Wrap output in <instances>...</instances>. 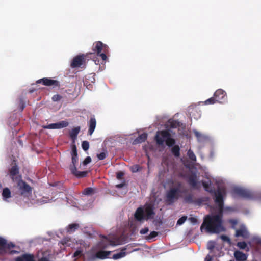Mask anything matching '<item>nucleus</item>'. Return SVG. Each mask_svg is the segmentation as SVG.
I'll return each instance as SVG.
<instances>
[{
    "label": "nucleus",
    "mask_w": 261,
    "mask_h": 261,
    "mask_svg": "<svg viewBox=\"0 0 261 261\" xmlns=\"http://www.w3.org/2000/svg\"><path fill=\"white\" fill-rule=\"evenodd\" d=\"M147 138V134L145 133H142L137 138L134 140L133 144L136 145L139 143H141L146 141Z\"/></svg>",
    "instance_id": "nucleus-20"
},
{
    "label": "nucleus",
    "mask_w": 261,
    "mask_h": 261,
    "mask_svg": "<svg viewBox=\"0 0 261 261\" xmlns=\"http://www.w3.org/2000/svg\"><path fill=\"white\" fill-rule=\"evenodd\" d=\"M96 121L95 118L94 117L90 118V120L88 122L89 129L88 133L89 135H91L93 134L96 127Z\"/></svg>",
    "instance_id": "nucleus-18"
},
{
    "label": "nucleus",
    "mask_w": 261,
    "mask_h": 261,
    "mask_svg": "<svg viewBox=\"0 0 261 261\" xmlns=\"http://www.w3.org/2000/svg\"><path fill=\"white\" fill-rule=\"evenodd\" d=\"M86 55L84 54L79 55L75 56L72 60L70 66L74 68L79 67L85 62Z\"/></svg>",
    "instance_id": "nucleus-12"
},
{
    "label": "nucleus",
    "mask_w": 261,
    "mask_h": 261,
    "mask_svg": "<svg viewBox=\"0 0 261 261\" xmlns=\"http://www.w3.org/2000/svg\"><path fill=\"white\" fill-rule=\"evenodd\" d=\"M158 235V232L156 231H152L150 232V234L146 237V239L148 240H150L153 238L156 237Z\"/></svg>",
    "instance_id": "nucleus-40"
},
{
    "label": "nucleus",
    "mask_w": 261,
    "mask_h": 261,
    "mask_svg": "<svg viewBox=\"0 0 261 261\" xmlns=\"http://www.w3.org/2000/svg\"><path fill=\"white\" fill-rule=\"evenodd\" d=\"M107 156V153L106 152H101L99 154H97V157L99 160H102L105 159Z\"/></svg>",
    "instance_id": "nucleus-45"
},
{
    "label": "nucleus",
    "mask_w": 261,
    "mask_h": 261,
    "mask_svg": "<svg viewBox=\"0 0 261 261\" xmlns=\"http://www.w3.org/2000/svg\"><path fill=\"white\" fill-rule=\"evenodd\" d=\"M135 218L138 221H141L144 219V212L142 207H138L134 215Z\"/></svg>",
    "instance_id": "nucleus-19"
},
{
    "label": "nucleus",
    "mask_w": 261,
    "mask_h": 261,
    "mask_svg": "<svg viewBox=\"0 0 261 261\" xmlns=\"http://www.w3.org/2000/svg\"><path fill=\"white\" fill-rule=\"evenodd\" d=\"M189 220L193 224H196L197 222V219L195 217H190Z\"/></svg>",
    "instance_id": "nucleus-52"
},
{
    "label": "nucleus",
    "mask_w": 261,
    "mask_h": 261,
    "mask_svg": "<svg viewBox=\"0 0 261 261\" xmlns=\"http://www.w3.org/2000/svg\"><path fill=\"white\" fill-rule=\"evenodd\" d=\"M220 238L224 241L229 242L230 241V239L227 236L221 235Z\"/></svg>",
    "instance_id": "nucleus-49"
},
{
    "label": "nucleus",
    "mask_w": 261,
    "mask_h": 261,
    "mask_svg": "<svg viewBox=\"0 0 261 261\" xmlns=\"http://www.w3.org/2000/svg\"><path fill=\"white\" fill-rule=\"evenodd\" d=\"M235 236L236 237H241L244 239L248 238L249 234L245 227H242L236 230Z\"/></svg>",
    "instance_id": "nucleus-17"
},
{
    "label": "nucleus",
    "mask_w": 261,
    "mask_h": 261,
    "mask_svg": "<svg viewBox=\"0 0 261 261\" xmlns=\"http://www.w3.org/2000/svg\"><path fill=\"white\" fill-rule=\"evenodd\" d=\"M71 164L69 166L71 173L77 178L86 177L88 174L87 171H79L77 170L76 165L78 162V156H71Z\"/></svg>",
    "instance_id": "nucleus-9"
},
{
    "label": "nucleus",
    "mask_w": 261,
    "mask_h": 261,
    "mask_svg": "<svg viewBox=\"0 0 261 261\" xmlns=\"http://www.w3.org/2000/svg\"><path fill=\"white\" fill-rule=\"evenodd\" d=\"M144 212L145 214L146 219L151 218L152 216L155 214L153 208L151 206H147Z\"/></svg>",
    "instance_id": "nucleus-23"
},
{
    "label": "nucleus",
    "mask_w": 261,
    "mask_h": 261,
    "mask_svg": "<svg viewBox=\"0 0 261 261\" xmlns=\"http://www.w3.org/2000/svg\"><path fill=\"white\" fill-rule=\"evenodd\" d=\"M2 196L4 199L11 197V191L8 188H5L3 190Z\"/></svg>",
    "instance_id": "nucleus-29"
},
{
    "label": "nucleus",
    "mask_w": 261,
    "mask_h": 261,
    "mask_svg": "<svg viewBox=\"0 0 261 261\" xmlns=\"http://www.w3.org/2000/svg\"><path fill=\"white\" fill-rule=\"evenodd\" d=\"M184 200L186 202L189 203H192L194 202L193 195L191 194H189L185 196Z\"/></svg>",
    "instance_id": "nucleus-34"
},
{
    "label": "nucleus",
    "mask_w": 261,
    "mask_h": 261,
    "mask_svg": "<svg viewBox=\"0 0 261 261\" xmlns=\"http://www.w3.org/2000/svg\"><path fill=\"white\" fill-rule=\"evenodd\" d=\"M216 101L219 103H222L226 98V92L222 89H218L214 94Z\"/></svg>",
    "instance_id": "nucleus-15"
},
{
    "label": "nucleus",
    "mask_w": 261,
    "mask_h": 261,
    "mask_svg": "<svg viewBox=\"0 0 261 261\" xmlns=\"http://www.w3.org/2000/svg\"><path fill=\"white\" fill-rule=\"evenodd\" d=\"M205 261H212V257L208 255L205 259Z\"/></svg>",
    "instance_id": "nucleus-55"
},
{
    "label": "nucleus",
    "mask_w": 261,
    "mask_h": 261,
    "mask_svg": "<svg viewBox=\"0 0 261 261\" xmlns=\"http://www.w3.org/2000/svg\"><path fill=\"white\" fill-rule=\"evenodd\" d=\"M43 202H44L45 203H47V201H46V200L45 201H44L43 200Z\"/></svg>",
    "instance_id": "nucleus-62"
},
{
    "label": "nucleus",
    "mask_w": 261,
    "mask_h": 261,
    "mask_svg": "<svg viewBox=\"0 0 261 261\" xmlns=\"http://www.w3.org/2000/svg\"><path fill=\"white\" fill-rule=\"evenodd\" d=\"M228 222L233 226L236 225L238 223L237 220L235 219H230L228 220Z\"/></svg>",
    "instance_id": "nucleus-53"
},
{
    "label": "nucleus",
    "mask_w": 261,
    "mask_h": 261,
    "mask_svg": "<svg viewBox=\"0 0 261 261\" xmlns=\"http://www.w3.org/2000/svg\"><path fill=\"white\" fill-rule=\"evenodd\" d=\"M187 154L190 160L192 161H196V157L193 151H192L191 149H189L188 151Z\"/></svg>",
    "instance_id": "nucleus-32"
},
{
    "label": "nucleus",
    "mask_w": 261,
    "mask_h": 261,
    "mask_svg": "<svg viewBox=\"0 0 261 261\" xmlns=\"http://www.w3.org/2000/svg\"><path fill=\"white\" fill-rule=\"evenodd\" d=\"M69 123L66 121H61L55 123H51L47 125L43 126L44 129H60L68 126Z\"/></svg>",
    "instance_id": "nucleus-13"
},
{
    "label": "nucleus",
    "mask_w": 261,
    "mask_h": 261,
    "mask_svg": "<svg viewBox=\"0 0 261 261\" xmlns=\"http://www.w3.org/2000/svg\"><path fill=\"white\" fill-rule=\"evenodd\" d=\"M124 173L122 172H119L116 175V177L118 179H122Z\"/></svg>",
    "instance_id": "nucleus-50"
},
{
    "label": "nucleus",
    "mask_w": 261,
    "mask_h": 261,
    "mask_svg": "<svg viewBox=\"0 0 261 261\" xmlns=\"http://www.w3.org/2000/svg\"><path fill=\"white\" fill-rule=\"evenodd\" d=\"M82 147L84 151H87L89 148V143L87 141H84L82 143Z\"/></svg>",
    "instance_id": "nucleus-39"
},
{
    "label": "nucleus",
    "mask_w": 261,
    "mask_h": 261,
    "mask_svg": "<svg viewBox=\"0 0 261 261\" xmlns=\"http://www.w3.org/2000/svg\"><path fill=\"white\" fill-rule=\"evenodd\" d=\"M126 248L125 247L123 248L120 252L114 254L113 255L112 258L116 260L124 257L126 255L125 250Z\"/></svg>",
    "instance_id": "nucleus-27"
},
{
    "label": "nucleus",
    "mask_w": 261,
    "mask_h": 261,
    "mask_svg": "<svg viewBox=\"0 0 261 261\" xmlns=\"http://www.w3.org/2000/svg\"><path fill=\"white\" fill-rule=\"evenodd\" d=\"M15 261H23L22 257H18L16 259Z\"/></svg>",
    "instance_id": "nucleus-59"
},
{
    "label": "nucleus",
    "mask_w": 261,
    "mask_h": 261,
    "mask_svg": "<svg viewBox=\"0 0 261 261\" xmlns=\"http://www.w3.org/2000/svg\"><path fill=\"white\" fill-rule=\"evenodd\" d=\"M202 186H203L204 189L205 191L209 192L210 193H212L213 192V190L212 188L211 187V181H202Z\"/></svg>",
    "instance_id": "nucleus-30"
},
{
    "label": "nucleus",
    "mask_w": 261,
    "mask_h": 261,
    "mask_svg": "<svg viewBox=\"0 0 261 261\" xmlns=\"http://www.w3.org/2000/svg\"><path fill=\"white\" fill-rule=\"evenodd\" d=\"M218 214L216 215H218L221 217V219L223 220V213L224 209V205H219Z\"/></svg>",
    "instance_id": "nucleus-37"
},
{
    "label": "nucleus",
    "mask_w": 261,
    "mask_h": 261,
    "mask_svg": "<svg viewBox=\"0 0 261 261\" xmlns=\"http://www.w3.org/2000/svg\"><path fill=\"white\" fill-rule=\"evenodd\" d=\"M25 107V101L22 99H20L19 100V108L21 111H22L24 108Z\"/></svg>",
    "instance_id": "nucleus-43"
},
{
    "label": "nucleus",
    "mask_w": 261,
    "mask_h": 261,
    "mask_svg": "<svg viewBox=\"0 0 261 261\" xmlns=\"http://www.w3.org/2000/svg\"><path fill=\"white\" fill-rule=\"evenodd\" d=\"M15 187L17 189L19 194L24 197H27L29 194H31L32 188L25 181L22 179V178L18 179L16 181Z\"/></svg>",
    "instance_id": "nucleus-5"
},
{
    "label": "nucleus",
    "mask_w": 261,
    "mask_h": 261,
    "mask_svg": "<svg viewBox=\"0 0 261 261\" xmlns=\"http://www.w3.org/2000/svg\"><path fill=\"white\" fill-rule=\"evenodd\" d=\"M225 193V190L219 188L215 192V202L218 205H224L223 193Z\"/></svg>",
    "instance_id": "nucleus-14"
},
{
    "label": "nucleus",
    "mask_w": 261,
    "mask_h": 261,
    "mask_svg": "<svg viewBox=\"0 0 261 261\" xmlns=\"http://www.w3.org/2000/svg\"><path fill=\"white\" fill-rule=\"evenodd\" d=\"M140 170V166L138 165H136L132 167V171L133 172H136L139 171Z\"/></svg>",
    "instance_id": "nucleus-48"
},
{
    "label": "nucleus",
    "mask_w": 261,
    "mask_h": 261,
    "mask_svg": "<svg viewBox=\"0 0 261 261\" xmlns=\"http://www.w3.org/2000/svg\"><path fill=\"white\" fill-rule=\"evenodd\" d=\"M80 228V225L77 223H72L69 224L66 228L67 232L70 233H73Z\"/></svg>",
    "instance_id": "nucleus-26"
},
{
    "label": "nucleus",
    "mask_w": 261,
    "mask_h": 261,
    "mask_svg": "<svg viewBox=\"0 0 261 261\" xmlns=\"http://www.w3.org/2000/svg\"><path fill=\"white\" fill-rule=\"evenodd\" d=\"M187 217L186 216L181 217L180 218H179L177 222V225H182L187 220Z\"/></svg>",
    "instance_id": "nucleus-42"
},
{
    "label": "nucleus",
    "mask_w": 261,
    "mask_h": 261,
    "mask_svg": "<svg viewBox=\"0 0 261 261\" xmlns=\"http://www.w3.org/2000/svg\"><path fill=\"white\" fill-rule=\"evenodd\" d=\"M80 131V127L77 126L74 127L71 130L69 133L70 137L73 140L74 142L75 140L76 139L78 134Z\"/></svg>",
    "instance_id": "nucleus-24"
},
{
    "label": "nucleus",
    "mask_w": 261,
    "mask_h": 261,
    "mask_svg": "<svg viewBox=\"0 0 261 261\" xmlns=\"http://www.w3.org/2000/svg\"><path fill=\"white\" fill-rule=\"evenodd\" d=\"M111 253V251H99L96 252V257L100 259H105L107 258Z\"/></svg>",
    "instance_id": "nucleus-25"
},
{
    "label": "nucleus",
    "mask_w": 261,
    "mask_h": 261,
    "mask_svg": "<svg viewBox=\"0 0 261 261\" xmlns=\"http://www.w3.org/2000/svg\"><path fill=\"white\" fill-rule=\"evenodd\" d=\"M93 192V189L92 188L88 187L84 189L83 194L85 195H90Z\"/></svg>",
    "instance_id": "nucleus-41"
},
{
    "label": "nucleus",
    "mask_w": 261,
    "mask_h": 261,
    "mask_svg": "<svg viewBox=\"0 0 261 261\" xmlns=\"http://www.w3.org/2000/svg\"><path fill=\"white\" fill-rule=\"evenodd\" d=\"M38 261H49L47 258L43 257L39 259Z\"/></svg>",
    "instance_id": "nucleus-58"
},
{
    "label": "nucleus",
    "mask_w": 261,
    "mask_h": 261,
    "mask_svg": "<svg viewBox=\"0 0 261 261\" xmlns=\"http://www.w3.org/2000/svg\"><path fill=\"white\" fill-rule=\"evenodd\" d=\"M71 156H78L77 148L75 144H72L71 146Z\"/></svg>",
    "instance_id": "nucleus-36"
},
{
    "label": "nucleus",
    "mask_w": 261,
    "mask_h": 261,
    "mask_svg": "<svg viewBox=\"0 0 261 261\" xmlns=\"http://www.w3.org/2000/svg\"><path fill=\"white\" fill-rule=\"evenodd\" d=\"M23 261H35L34 259V256L31 254H25L22 256Z\"/></svg>",
    "instance_id": "nucleus-33"
},
{
    "label": "nucleus",
    "mask_w": 261,
    "mask_h": 261,
    "mask_svg": "<svg viewBox=\"0 0 261 261\" xmlns=\"http://www.w3.org/2000/svg\"><path fill=\"white\" fill-rule=\"evenodd\" d=\"M233 192L239 196L246 199H257L261 201V193L256 194L253 192L249 190L241 188H236L233 189Z\"/></svg>",
    "instance_id": "nucleus-3"
},
{
    "label": "nucleus",
    "mask_w": 261,
    "mask_h": 261,
    "mask_svg": "<svg viewBox=\"0 0 261 261\" xmlns=\"http://www.w3.org/2000/svg\"><path fill=\"white\" fill-rule=\"evenodd\" d=\"M237 246L241 249H245L247 246L246 243L244 241L238 242Z\"/></svg>",
    "instance_id": "nucleus-38"
},
{
    "label": "nucleus",
    "mask_w": 261,
    "mask_h": 261,
    "mask_svg": "<svg viewBox=\"0 0 261 261\" xmlns=\"http://www.w3.org/2000/svg\"><path fill=\"white\" fill-rule=\"evenodd\" d=\"M37 84L42 83L46 86H53L54 88L60 87V82L56 80H53L47 77L42 78L37 81Z\"/></svg>",
    "instance_id": "nucleus-10"
},
{
    "label": "nucleus",
    "mask_w": 261,
    "mask_h": 261,
    "mask_svg": "<svg viewBox=\"0 0 261 261\" xmlns=\"http://www.w3.org/2000/svg\"><path fill=\"white\" fill-rule=\"evenodd\" d=\"M171 152L175 157H179L180 155V148L178 145H174L171 149Z\"/></svg>",
    "instance_id": "nucleus-28"
},
{
    "label": "nucleus",
    "mask_w": 261,
    "mask_h": 261,
    "mask_svg": "<svg viewBox=\"0 0 261 261\" xmlns=\"http://www.w3.org/2000/svg\"><path fill=\"white\" fill-rule=\"evenodd\" d=\"M148 231H149L148 228L145 227L140 230V233L141 234H144L147 233L148 232Z\"/></svg>",
    "instance_id": "nucleus-51"
},
{
    "label": "nucleus",
    "mask_w": 261,
    "mask_h": 261,
    "mask_svg": "<svg viewBox=\"0 0 261 261\" xmlns=\"http://www.w3.org/2000/svg\"><path fill=\"white\" fill-rule=\"evenodd\" d=\"M124 186V183H122V184H120L117 185H116V187H117L118 188H121L123 187Z\"/></svg>",
    "instance_id": "nucleus-56"
},
{
    "label": "nucleus",
    "mask_w": 261,
    "mask_h": 261,
    "mask_svg": "<svg viewBox=\"0 0 261 261\" xmlns=\"http://www.w3.org/2000/svg\"><path fill=\"white\" fill-rule=\"evenodd\" d=\"M8 172L13 181H16L18 179L22 178V175L19 173V168L15 160L11 163Z\"/></svg>",
    "instance_id": "nucleus-7"
},
{
    "label": "nucleus",
    "mask_w": 261,
    "mask_h": 261,
    "mask_svg": "<svg viewBox=\"0 0 261 261\" xmlns=\"http://www.w3.org/2000/svg\"><path fill=\"white\" fill-rule=\"evenodd\" d=\"M79 243L81 245H83V246L85 247L89 246V245L85 243V242L83 241V240H79Z\"/></svg>",
    "instance_id": "nucleus-54"
},
{
    "label": "nucleus",
    "mask_w": 261,
    "mask_h": 261,
    "mask_svg": "<svg viewBox=\"0 0 261 261\" xmlns=\"http://www.w3.org/2000/svg\"><path fill=\"white\" fill-rule=\"evenodd\" d=\"M179 188L174 187L170 188L166 193V202L168 204L173 203L179 198Z\"/></svg>",
    "instance_id": "nucleus-6"
},
{
    "label": "nucleus",
    "mask_w": 261,
    "mask_h": 261,
    "mask_svg": "<svg viewBox=\"0 0 261 261\" xmlns=\"http://www.w3.org/2000/svg\"><path fill=\"white\" fill-rule=\"evenodd\" d=\"M188 183L192 188H197V177L195 174H192L189 177Z\"/></svg>",
    "instance_id": "nucleus-22"
},
{
    "label": "nucleus",
    "mask_w": 261,
    "mask_h": 261,
    "mask_svg": "<svg viewBox=\"0 0 261 261\" xmlns=\"http://www.w3.org/2000/svg\"><path fill=\"white\" fill-rule=\"evenodd\" d=\"M189 113L190 117L191 118H194L195 119H198L201 116L200 112L198 111V108L196 107H189Z\"/></svg>",
    "instance_id": "nucleus-16"
},
{
    "label": "nucleus",
    "mask_w": 261,
    "mask_h": 261,
    "mask_svg": "<svg viewBox=\"0 0 261 261\" xmlns=\"http://www.w3.org/2000/svg\"><path fill=\"white\" fill-rule=\"evenodd\" d=\"M19 252L17 251H15V250H11L9 252V253L11 254H16V253H18Z\"/></svg>",
    "instance_id": "nucleus-57"
},
{
    "label": "nucleus",
    "mask_w": 261,
    "mask_h": 261,
    "mask_svg": "<svg viewBox=\"0 0 261 261\" xmlns=\"http://www.w3.org/2000/svg\"><path fill=\"white\" fill-rule=\"evenodd\" d=\"M102 238L105 240L100 241L97 245V248L99 250H104L108 248L109 246H116L121 243L120 238H117L115 240H110L106 237L102 236Z\"/></svg>",
    "instance_id": "nucleus-8"
},
{
    "label": "nucleus",
    "mask_w": 261,
    "mask_h": 261,
    "mask_svg": "<svg viewBox=\"0 0 261 261\" xmlns=\"http://www.w3.org/2000/svg\"><path fill=\"white\" fill-rule=\"evenodd\" d=\"M15 246V244L10 242L7 243V241L5 239L0 237V255H4L7 253V249L10 250Z\"/></svg>",
    "instance_id": "nucleus-11"
},
{
    "label": "nucleus",
    "mask_w": 261,
    "mask_h": 261,
    "mask_svg": "<svg viewBox=\"0 0 261 261\" xmlns=\"http://www.w3.org/2000/svg\"><path fill=\"white\" fill-rule=\"evenodd\" d=\"M168 125L170 128H175L179 126V123L175 120H169L168 121Z\"/></svg>",
    "instance_id": "nucleus-31"
},
{
    "label": "nucleus",
    "mask_w": 261,
    "mask_h": 261,
    "mask_svg": "<svg viewBox=\"0 0 261 261\" xmlns=\"http://www.w3.org/2000/svg\"><path fill=\"white\" fill-rule=\"evenodd\" d=\"M92 50L94 53L100 56L102 60L106 61L107 59L106 54L109 51L108 46L102 43L101 41H96L92 45Z\"/></svg>",
    "instance_id": "nucleus-4"
},
{
    "label": "nucleus",
    "mask_w": 261,
    "mask_h": 261,
    "mask_svg": "<svg viewBox=\"0 0 261 261\" xmlns=\"http://www.w3.org/2000/svg\"><path fill=\"white\" fill-rule=\"evenodd\" d=\"M234 256L237 261H245L247 258L245 253L240 251H236Z\"/></svg>",
    "instance_id": "nucleus-21"
},
{
    "label": "nucleus",
    "mask_w": 261,
    "mask_h": 261,
    "mask_svg": "<svg viewBox=\"0 0 261 261\" xmlns=\"http://www.w3.org/2000/svg\"><path fill=\"white\" fill-rule=\"evenodd\" d=\"M89 55H92V53H89Z\"/></svg>",
    "instance_id": "nucleus-61"
},
{
    "label": "nucleus",
    "mask_w": 261,
    "mask_h": 261,
    "mask_svg": "<svg viewBox=\"0 0 261 261\" xmlns=\"http://www.w3.org/2000/svg\"><path fill=\"white\" fill-rule=\"evenodd\" d=\"M171 132L170 129L158 130L154 137L156 143L162 145L165 141L168 146H173L175 144V140L172 138Z\"/></svg>",
    "instance_id": "nucleus-2"
},
{
    "label": "nucleus",
    "mask_w": 261,
    "mask_h": 261,
    "mask_svg": "<svg viewBox=\"0 0 261 261\" xmlns=\"http://www.w3.org/2000/svg\"><path fill=\"white\" fill-rule=\"evenodd\" d=\"M214 248V245H211L208 246V249L210 250H212Z\"/></svg>",
    "instance_id": "nucleus-60"
},
{
    "label": "nucleus",
    "mask_w": 261,
    "mask_h": 261,
    "mask_svg": "<svg viewBox=\"0 0 261 261\" xmlns=\"http://www.w3.org/2000/svg\"><path fill=\"white\" fill-rule=\"evenodd\" d=\"M62 98V96L59 94L54 95L51 99L53 101H59Z\"/></svg>",
    "instance_id": "nucleus-44"
},
{
    "label": "nucleus",
    "mask_w": 261,
    "mask_h": 261,
    "mask_svg": "<svg viewBox=\"0 0 261 261\" xmlns=\"http://www.w3.org/2000/svg\"><path fill=\"white\" fill-rule=\"evenodd\" d=\"M203 228L207 232L211 233H219L226 230L223 220L218 215H206L200 226L201 230Z\"/></svg>",
    "instance_id": "nucleus-1"
},
{
    "label": "nucleus",
    "mask_w": 261,
    "mask_h": 261,
    "mask_svg": "<svg viewBox=\"0 0 261 261\" xmlns=\"http://www.w3.org/2000/svg\"><path fill=\"white\" fill-rule=\"evenodd\" d=\"M216 102H217V101H216V99L215 98V96H214L212 97L208 98L204 102L205 105L214 104Z\"/></svg>",
    "instance_id": "nucleus-35"
},
{
    "label": "nucleus",
    "mask_w": 261,
    "mask_h": 261,
    "mask_svg": "<svg viewBox=\"0 0 261 261\" xmlns=\"http://www.w3.org/2000/svg\"><path fill=\"white\" fill-rule=\"evenodd\" d=\"M83 251L81 250H77L73 254L74 257H77L82 255Z\"/></svg>",
    "instance_id": "nucleus-47"
},
{
    "label": "nucleus",
    "mask_w": 261,
    "mask_h": 261,
    "mask_svg": "<svg viewBox=\"0 0 261 261\" xmlns=\"http://www.w3.org/2000/svg\"><path fill=\"white\" fill-rule=\"evenodd\" d=\"M91 162V158L90 156H87L84 161L82 162V165L83 166H86L88 164L90 163Z\"/></svg>",
    "instance_id": "nucleus-46"
}]
</instances>
